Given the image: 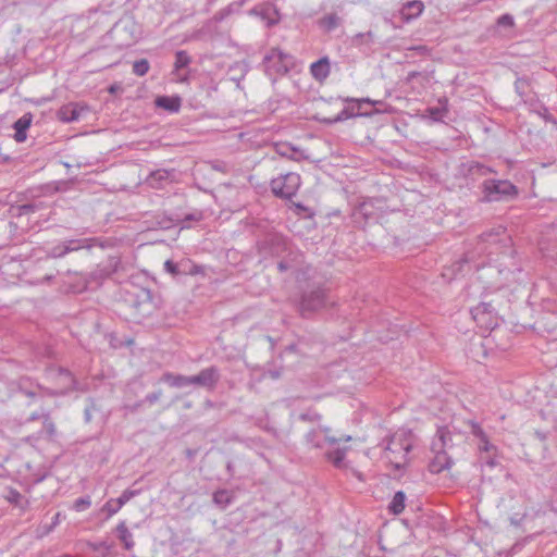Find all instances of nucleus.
Instances as JSON below:
<instances>
[{
	"label": "nucleus",
	"instance_id": "obj_1",
	"mask_svg": "<svg viewBox=\"0 0 557 557\" xmlns=\"http://www.w3.org/2000/svg\"><path fill=\"white\" fill-rule=\"evenodd\" d=\"M295 65L293 55L277 48L271 49L262 61L265 75L274 83L281 76L286 75Z\"/></svg>",
	"mask_w": 557,
	"mask_h": 557
},
{
	"label": "nucleus",
	"instance_id": "obj_2",
	"mask_svg": "<svg viewBox=\"0 0 557 557\" xmlns=\"http://www.w3.org/2000/svg\"><path fill=\"white\" fill-rule=\"evenodd\" d=\"M483 200L487 202L511 200L518 196V188L507 180H485L482 183Z\"/></svg>",
	"mask_w": 557,
	"mask_h": 557
},
{
	"label": "nucleus",
	"instance_id": "obj_3",
	"mask_svg": "<svg viewBox=\"0 0 557 557\" xmlns=\"http://www.w3.org/2000/svg\"><path fill=\"white\" fill-rule=\"evenodd\" d=\"M326 304V290L320 285L312 286L302 292L298 304V312L302 318L308 319L323 309Z\"/></svg>",
	"mask_w": 557,
	"mask_h": 557
},
{
	"label": "nucleus",
	"instance_id": "obj_4",
	"mask_svg": "<svg viewBox=\"0 0 557 557\" xmlns=\"http://www.w3.org/2000/svg\"><path fill=\"white\" fill-rule=\"evenodd\" d=\"M290 246L287 238L277 232H269L257 242L258 253L264 259L283 257Z\"/></svg>",
	"mask_w": 557,
	"mask_h": 557
},
{
	"label": "nucleus",
	"instance_id": "obj_5",
	"mask_svg": "<svg viewBox=\"0 0 557 557\" xmlns=\"http://www.w3.org/2000/svg\"><path fill=\"white\" fill-rule=\"evenodd\" d=\"M301 185V178L298 173L289 172L273 178L270 183L272 193L280 198L290 199L294 197Z\"/></svg>",
	"mask_w": 557,
	"mask_h": 557
},
{
	"label": "nucleus",
	"instance_id": "obj_6",
	"mask_svg": "<svg viewBox=\"0 0 557 557\" xmlns=\"http://www.w3.org/2000/svg\"><path fill=\"white\" fill-rule=\"evenodd\" d=\"M471 315L480 327L494 329L497 325V317L494 307L488 302H481L471 309Z\"/></svg>",
	"mask_w": 557,
	"mask_h": 557
},
{
	"label": "nucleus",
	"instance_id": "obj_7",
	"mask_svg": "<svg viewBox=\"0 0 557 557\" xmlns=\"http://www.w3.org/2000/svg\"><path fill=\"white\" fill-rule=\"evenodd\" d=\"M220 379V369L215 366H211L202 369L195 375H190V385H196L206 388L207 391H214Z\"/></svg>",
	"mask_w": 557,
	"mask_h": 557
},
{
	"label": "nucleus",
	"instance_id": "obj_8",
	"mask_svg": "<svg viewBox=\"0 0 557 557\" xmlns=\"http://www.w3.org/2000/svg\"><path fill=\"white\" fill-rule=\"evenodd\" d=\"M140 490H125L120 497L109 499L102 507V510L107 512L108 518L112 517L133 497L139 495Z\"/></svg>",
	"mask_w": 557,
	"mask_h": 557
},
{
	"label": "nucleus",
	"instance_id": "obj_9",
	"mask_svg": "<svg viewBox=\"0 0 557 557\" xmlns=\"http://www.w3.org/2000/svg\"><path fill=\"white\" fill-rule=\"evenodd\" d=\"M85 239H70V240H65L61 244H58L55 245L54 247H52L48 252H47V257L48 258H62L64 257L66 253H70V252H73V251H77L85 246Z\"/></svg>",
	"mask_w": 557,
	"mask_h": 557
},
{
	"label": "nucleus",
	"instance_id": "obj_10",
	"mask_svg": "<svg viewBox=\"0 0 557 557\" xmlns=\"http://www.w3.org/2000/svg\"><path fill=\"white\" fill-rule=\"evenodd\" d=\"M454 447L453 434L447 426L437 429V432L432 441V451H448Z\"/></svg>",
	"mask_w": 557,
	"mask_h": 557
},
{
	"label": "nucleus",
	"instance_id": "obj_11",
	"mask_svg": "<svg viewBox=\"0 0 557 557\" xmlns=\"http://www.w3.org/2000/svg\"><path fill=\"white\" fill-rule=\"evenodd\" d=\"M85 110H87V108L82 107L75 102H70L67 104L62 106L58 110L57 116L60 121L64 123H71L77 121L82 112Z\"/></svg>",
	"mask_w": 557,
	"mask_h": 557
},
{
	"label": "nucleus",
	"instance_id": "obj_12",
	"mask_svg": "<svg viewBox=\"0 0 557 557\" xmlns=\"http://www.w3.org/2000/svg\"><path fill=\"white\" fill-rule=\"evenodd\" d=\"M434 457L429 463V470L432 473H441L444 470H447L453 465L451 456L448 451H433Z\"/></svg>",
	"mask_w": 557,
	"mask_h": 557
},
{
	"label": "nucleus",
	"instance_id": "obj_13",
	"mask_svg": "<svg viewBox=\"0 0 557 557\" xmlns=\"http://www.w3.org/2000/svg\"><path fill=\"white\" fill-rule=\"evenodd\" d=\"M330 73L331 64L329 57H322L310 65V74L320 83L324 82L329 77Z\"/></svg>",
	"mask_w": 557,
	"mask_h": 557
},
{
	"label": "nucleus",
	"instance_id": "obj_14",
	"mask_svg": "<svg viewBox=\"0 0 557 557\" xmlns=\"http://www.w3.org/2000/svg\"><path fill=\"white\" fill-rule=\"evenodd\" d=\"M32 122H33L32 113H25L17 121L14 122L13 128H14L15 133H14L13 137L17 143H23L26 140L27 129L30 127Z\"/></svg>",
	"mask_w": 557,
	"mask_h": 557
},
{
	"label": "nucleus",
	"instance_id": "obj_15",
	"mask_svg": "<svg viewBox=\"0 0 557 557\" xmlns=\"http://www.w3.org/2000/svg\"><path fill=\"white\" fill-rule=\"evenodd\" d=\"M358 102V109L355 110L354 108L352 109H349V108H344L336 116L332 117V119H323L322 122L325 123V124H334V123H338V122H343L349 117H352V116H359V115H362L363 113L360 112V106L361 103H372V101L369 99V98H366V99H361V100H357Z\"/></svg>",
	"mask_w": 557,
	"mask_h": 557
},
{
	"label": "nucleus",
	"instance_id": "obj_16",
	"mask_svg": "<svg viewBox=\"0 0 557 557\" xmlns=\"http://www.w3.org/2000/svg\"><path fill=\"white\" fill-rule=\"evenodd\" d=\"M481 243H486L491 246L498 245L503 242H509V237L506 234V230L504 227H498L496 230H491L488 232L483 233L480 236Z\"/></svg>",
	"mask_w": 557,
	"mask_h": 557
},
{
	"label": "nucleus",
	"instance_id": "obj_17",
	"mask_svg": "<svg viewBox=\"0 0 557 557\" xmlns=\"http://www.w3.org/2000/svg\"><path fill=\"white\" fill-rule=\"evenodd\" d=\"M42 436H46L49 440H53L57 436V428H55L54 422L51 419L50 412H46L42 416V429L38 432V435L29 436L26 438V441H29L30 438L38 440Z\"/></svg>",
	"mask_w": 557,
	"mask_h": 557
},
{
	"label": "nucleus",
	"instance_id": "obj_18",
	"mask_svg": "<svg viewBox=\"0 0 557 557\" xmlns=\"http://www.w3.org/2000/svg\"><path fill=\"white\" fill-rule=\"evenodd\" d=\"M154 103L158 108L171 113H176L181 109V98L178 96H159Z\"/></svg>",
	"mask_w": 557,
	"mask_h": 557
},
{
	"label": "nucleus",
	"instance_id": "obj_19",
	"mask_svg": "<svg viewBox=\"0 0 557 557\" xmlns=\"http://www.w3.org/2000/svg\"><path fill=\"white\" fill-rule=\"evenodd\" d=\"M318 26L325 33H331L343 23V18L336 13H329L318 20Z\"/></svg>",
	"mask_w": 557,
	"mask_h": 557
},
{
	"label": "nucleus",
	"instance_id": "obj_20",
	"mask_svg": "<svg viewBox=\"0 0 557 557\" xmlns=\"http://www.w3.org/2000/svg\"><path fill=\"white\" fill-rule=\"evenodd\" d=\"M202 219V212L195 210L191 213L186 214L184 218H170L168 222L162 224L163 228H169L172 224H182V227H188L190 222H198Z\"/></svg>",
	"mask_w": 557,
	"mask_h": 557
},
{
	"label": "nucleus",
	"instance_id": "obj_21",
	"mask_svg": "<svg viewBox=\"0 0 557 557\" xmlns=\"http://www.w3.org/2000/svg\"><path fill=\"white\" fill-rule=\"evenodd\" d=\"M423 9L424 4L422 1H408L406 4H404L401 9V15L405 20L409 21L411 18L419 16L423 12Z\"/></svg>",
	"mask_w": 557,
	"mask_h": 557
},
{
	"label": "nucleus",
	"instance_id": "obj_22",
	"mask_svg": "<svg viewBox=\"0 0 557 557\" xmlns=\"http://www.w3.org/2000/svg\"><path fill=\"white\" fill-rule=\"evenodd\" d=\"M347 447L336 448L325 454V458L337 469H345L347 467L345 457L347 454Z\"/></svg>",
	"mask_w": 557,
	"mask_h": 557
},
{
	"label": "nucleus",
	"instance_id": "obj_23",
	"mask_svg": "<svg viewBox=\"0 0 557 557\" xmlns=\"http://www.w3.org/2000/svg\"><path fill=\"white\" fill-rule=\"evenodd\" d=\"M116 536L123 543V546L126 550H131L134 547L135 543L133 540V534L127 529L125 521H121L116 525Z\"/></svg>",
	"mask_w": 557,
	"mask_h": 557
},
{
	"label": "nucleus",
	"instance_id": "obj_24",
	"mask_svg": "<svg viewBox=\"0 0 557 557\" xmlns=\"http://www.w3.org/2000/svg\"><path fill=\"white\" fill-rule=\"evenodd\" d=\"M162 381L169 383L172 387L182 388L190 385V375L187 376L166 372L163 374Z\"/></svg>",
	"mask_w": 557,
	"mask_h": 557
},
{
	"label": "nucleus",
	"instance_id": "obj_25",
	"mask_svg": "<svg viewBox=\"0 0 557 557\" xmlns=\"http://www.w3.org/2000/svg\"><path fill=\"white\" fill-rule=\"evenodd\" d=\"M27 383H28V381L24 380V379H22L20 382V392L27 397H30V398L36 397L38 395L37 391H42V392H45V394L50 395V396L58 395V392H55V391H51L49 388H42L40 385H36L35 387H29V386H27Z\"/></svg>",
	"mask_w": 557,
	"mask_h": 557
},
{
	"label": "nucleus",
	"instance_id": "obj_26",
	"mask_svg": "<svg viewBox=\"0 0 557 557\" xmlns=\"http://www.w3.org/2000/svg\"><path fill=\"white\" fill-rule=\"evenodd\" d=\"M467 170L468 174L471 176H486L491 173H495V171L492 168L476 161H470L467 164Z\"/></svg>",
	"mask_w": 557,
	"mask_h": 557
},
{
	"label": "nucleus",
	"instance_id": "obj_27",
	"mask_svg": "<svg viewBox=\"0 0 557 557\" xmlns=\"http://www.w3.org/2000/svg\"><path fill=\"white\" fill-rule=\"evenodd\" d=\"M406 495L403 491L395 493L392 502L388 505V510L393 515H400L405 509Z\"/></svg>",
	"mask_w": 557,
	"mask_h": 557
},
{
	"label": "nucleus",
	"instance_id": "obj_28",
	"mask_svg": "<svg viewBox=\"0 0 557 557\" xmlns=\"http://www.w3.org/2000/svg\"><path fill=\"white\" fill-rule=\"evenodd\" d=\"M59 379L63 384L64 391H62L60 394H64L69 391L76 389V381L72 373L63 368L59 369Z\"/></svg>",
	"mask_w": 557,
	"mask_h": 557
},
{
	"label": "nucleus",
	"instance_id": "obj_29",
	"mask_svg": "<svg viewBox=\"0 0 557 557\" xmlns=\"http://www.w3.org/2000/svg\"><path fill=\"white\" fill-rule=\"evenodd\" d=\"M169 178V172L165 170H158L152 172L148 178L149 184L153 187H159V185Z\"/></svg>",
	"mask_w": 557,
	"mask_h": 557
},
{
	"label": "nucleus",
	"instance_id": "obj_30",
	"mask_svg": "<svg viewBox=\"0 0 557 557\" xmlns=\"http://www.w3.org/2000/svg\"><path fill=\"white\" fill-rule=\"evenodd\" d=\"M36 209H37L36 205L25 203V205L12 207L11 212L14 216H22V215L35 212Z\"/></svg>",
	"mask_w": 557,
	"mask_h": 557
},
{
	"label": "nucleus",
	"instance_id": "obj_31",
	"mask_svg": "<svg viewBox=\"0 0 557 557\" xmlns=\"http://www.w3.org/2000/svg\"><path fill=\"white\" fill-rule=\"evenodd\" d=\"M306 442L308 445H310L313 448H322L323 447V441L320 437L319 431L311 430L306 434Z\"/></svg>",
	"mask_w": 557,
	"mask_h": 557
},
{
	"label": "nucleus",
	"instance_id": "obj_32",
	"mask_svg": "<svg viewBox=\"0 0 557 557\" xmlns=\"http://www.w3.org/2000/svg\"><path fill=\"white\" fill-rule=\"evenodd\" d=\"M191 62V59L190 57L188 55V53L184 50H180L175 53V69L176 70H181V69H184L186 66H188V64Z\"/></svg>",
	"mask_w": 557,
	"mask_h": 557
},
{
	"label": "nucleus",
	"instance_id": "obj_33",
	"mask_svg": "<svg viewBox=\"0 0 557 557\" xmlns=\"http://www.w3.org/2000/svg\"><path fill=\"white\" fill-rule=\"evenodd\" d=\"M213 502L222 507L231 504V496L226 490H219L213 494Z\"/></svg>",
	"mask_w": 557,
	"mask_h": 557
},
{
	"label": "nucleus",
	"instance_id": "obj_34",
	"mask_svg": "<svg viewBox=\"0 0 557 557\" xmlns=\"http://www.w3.org/2000/svg\"><path fill=\"white\" fill-rule=\"evenodd\" d=\"M149 67L150 65L147 59L136 60L133 63V73L137 76H144L148 73Z\"/></svg>",
	"mask_w": 557,
	"mask_h": 557
},
{
	"label": "nucleus",
	"instance_id": "obj_35",
	"mask_svg": "<svg viewBox=\"0 0 557 557\" xmlns=\"http://www.w3.org/2000/svg\"><path fill=\"white\" fill-rule=\"evenodd\" d=\"M286 256L283 255L281 257L282 259H286L287 263L292 264V269H294L296 265H298L301 261V255L298 251H294L292 246L289 247V250H287Z\"/></svg>",
	"mask_w": 557,
	"mask_h": 557
},
{
	"label": "nucleus",
	"instance_id": "obj_36",
	"mask_svg": "<svg viewBox=\"0 0 557 557\" xmlns=\"http://www.w3.org/2000/svg\"><path fill=\"white\" fill-rule=\"evenodd\" d=\"M373 42V34L372 32L368 33H359L352 38V44L355 46H360L362 44H371Z\"/></svg>",
	"mask_w": 557,
	"mask_h": 557
},
{
	"label": "nucleus",
	"instance_id": "obj_37",
	"mask_svg": "<svg viewBox=\"0 0 557 557\" xmlns=\"http://www.w3.org/2000/svg\"><path fill=\"white\" fill-rule=\"evenodd\" d=\"M91 505V500H90V497L89 496H86V497H79L75 500L74 503V508L77 510V511H83V510H86L87 508H89Z\"/></svg>",
	"mask_w": 557,
	"mask_h": 557
},
{
	"label": "nucleus",
	"instance_id": "obj_38",
	"mask_svg": "<svg viewBox=\"0 0 557 557\" xmlns=\"http://www.w3.org/2000/svg\"><path fill=\"white\" fill-rule=\"evenodd\" d=\"M181 264L180 263H175L171 260H166L164 262V269L166 272L173 274V275H177V274H181V273H185V271L181 270Z\"/></svg>",
	"mask_w": 557,
	"mask_h": 557
},
{
	"label": "nucleus",
	"instance_id": "obj_39",
	"mask_svg": "<svg viewBox=\"0 0 557 557\" xmlns=\"http://www.w3.org/2000/svg\"><path fill=\"white\" fill-rule=\"evenodd\" d=\"M497 25L502 27H512L515 25L513 16L506 13L497 18Z\"/></svg>",
	"mask_w": 557,
	"mask_h": 557
},
{
	"label": "nucleus",
	"instance_id": "obj_40",
	"mask_svg": "<svg viewBox=\"0 0 557 557\" xmlns=\"http://www.w3.org/2000/svg\"><path fill=\"white\" fill-rule=\"evenodd\" d=\"M5 498L8 499L9 503L11 504H14V505H20L23 496L20 492H17L16 490L14 488H10L9 492H8V495L5 496Z\"/></svg>",
	"mask_w": 557,
	"mask_h": 557
},
{
	"label": "nucleus",
	"instance_id": "obj_41",
	"mask_svg": "<svg viewBox=\"0 0 557 557\" xmlns=\"http://www.w3.org/2000/svg\"><path fill=\"white\" fill-rule=\"evenodd\" d=\"M471 434L476 437L479 441L484 438L486 436V433L483 431V429L480 426L479 423L471 421Z\"/></svg>",
	"mask_w": 557,
	"mask_h": 557
},
{
	"label": "nucleus",
	"instance_id": "obj_42",
	"mask_svg": "<svg viewBox=\"0 0 557 557\" xmlns=\"http://www.w3.org/2000/svg\"><path fill=\"white\" fill-rule=\"evenodd\" d=\"M301 421L315 422L321 419V416L315 411L302 412L299 414Z\"/></svg>",
	"mask_w": 557,
	"mask_h": 557
},
{
	"label": "nucleus",
	"instance_id": "obj_43",
	"mask_svg": "<svg viewBox=\"0 0 557 557\" xmlns=\"http://www.w3.org/2000/svg\"><path fill=\"white\" fill-rule=\"evenodd\" d=\"M478 447L481 451L490 453L495 450V446L490 443L487 435L479 441Z\"/></svg>",
	"mask_w": 557,
	"mask_h": 557
},
{
	"label": "nucleus",
	"instance_id": "obj_44",
	"mask_svg": "<svg viewBox=\"0 0 557 557\" xmlns=\"http://www.w3.org/2000/svg\"><path fill=\"white\" fill-rule=\"evenodd\" d=\"M230 15H231L230 9H226V7H225L214 14V16L212 17V21H214L215 23H220L223 20H225L226 17H228Z\"/></svg>",
	"mask_w": 557,
	"mask_h": 557
},
{
	"label": "nucleus",
	"instance_id": "obj_45",
	"mask_svg": "<svg viewBox=\"0 0 557 557\" xmlns=\"http://www.w3.org/2000/svg\"><path fill=\"white\" fill-rule=\"evenodd\" d=\"M162 396V391L159 389L157 392L150 393L146 396L145 401L149 403L150 405L157 403L160 397Z\"/></svg>",
	"mask_w": 557,
	"mask_h": 557
},
{
	"label": "nucleus",
	"instance_id": "obj_46",
	"mask_svg": "<svg viewBox=\"0 0 557 557\" xmlns=\"http://www.w3.org/2000/svg\"><path fill=\"white\" fill-rule=\"evenodd\" d=\"M343 441H345V442H349V441H351V436L346 435V436L338 437V438H337V437H334V436H326V437H325V442H326V443H329V444H331V445H334V444L341 443V442H343Z\"/></svg>",
	"mask_w": 557,
	"mask_h": 557
},
{
	"label": "nucleus",
	"instance_id": "obj_47",
	"mask_svg": "<svg viewBox=\"0 0 557 557\" xmlns=\"http://www.w3.org/2000/svg\"><path fill=\"white\" fill-rule=\"evenodd\" d=\"M296 150H297V149H296V148H294V147H293V146H290V145H282V146L277 149V151H278V153H280L281 156H287V157H290V156H289V152H294V151H296Z\"/></svg>",
	"mask_w": 557,
	"mask_h": 557
},
{
	"label": "nucleus",
	"instance_id": "obj_48",
	"mask_svg": "<svg viewBox=\"0 0 557 557\" xmlns=\"http://www.w3.org/2000/svg\"><path fill=\"white\" fill-rule=\"evenodd\" d=\"M246 0H240V1H236V2H232L230 3L226 9H230V12H231V15L235 12H238L240 10V8L243 7V4L245 3Z\"/></svg>",
	"mask_w": 557,
	"mask_h": 557
},
{
	"label": "nucleus",
	"instance_id": "obj_49",
	"mask_svg": "<svg viewBox=\"0 0 557 557\" xmlns=\"http://www.w3.org/2000/svg\"><path fill=\"white\" fill-rule=\"evenodd\" d=\"M277 269L280 272H286L288 270H292V264L287 263L286 259H281L277 263Z\"/></svg>",
	"mask_w": 557,
	"mask_h": 557
},
{
	"label": "nucleus",
	"instance_id": "obj_50",
	"mask_svg": "<svg viewBox=\"0 0 557 557\" xmlns=\"http://www.w3.org/2000/svg\"><path fill=\"white\" fill-rule=\"evenodd\" d=\"M46 412H49L48 410H41L40 412H33L28 418H27V422L29 421H35V420H38V419H41L42 420V416L46 413Z\"/></svg>",
	"mask_w": 557,
	"mask_h": 557
},
{
	"label": "nucleus",
	"instance_id": "obj_51",
	"mask_svg": "<svg viewBox=\"0 0 557 557\" xmlns=\"http://www.w3.org/2000/svg\"><path fill=\"white\" fill-rule=\"evenodd\" d=\"M265 375H268V376H269V377H271L272 380H276V379H278V377L281 376V373H280V371H277V370H273V371H272V370H270V371H268V372H267V374H265Z\"/></svg>",
	"mask_w": 557,
	"mask_h": 557
},
{
	"label": "nucleus",
	"instance_id": "obj_52",
	"mask_svg": "<svg viewBox=\"0 0 557 557\" xmlns=\"http://www.w3.org/2000/svg\"><path fill=\"white\" fill-rule=\"evenodd\" d=\"M203 406L206 409H211V408H214L215 407V404L213 401H211L210 399H207L205 403H203Z\"/></svg>",
	"mask_w": 557,
	"mask_h": 557
},
{
	"label": "nucleus",
	"instance_id": "obj_53",
	"mask_svg": "<svg viewBox=\"0 0 557 557\" xmlns=\"http://www.w3.org/2000/svg\"><path fill=\"white\" fill-rule=\"evenodd\" d=\"M418 75H419V73H418V72H416V71L409 72V73H408V76H407V81H408V82H411V81H412L413 78H416Z\"/></svg>",
	"mask_w": 557,
	"mask_h": 557
},
{
	"label": "nucleus",
	"instance_id": "obj_54",
	"mask_svg": "<svg viewBox=\"0 0 557 557\" xmlns=\"http://www.w3.org/2000/svg\"><path fill=\"white\" fill-rule=\"evenodd\" d=\"M352 474L359 480V481H363V475L361 472L357 471V470H352Z\"/></svg>",
	"mask_w": 557,
	"mask_h": 557
},
{
	"label": "nucleus",
	"instance_id": "obj_55",
	"mask_svg": "<svg viewBox=\"0 0 557 557\" xmlns=\"http://www.w3.org/2000/svg\"><path fill=\"white\" fill-rule=\"evenodd\" d=\"M389 460H391V463L394 466V468H395L396 470H400V469L403 468V466H404V465H403L401 462H399V461L394 462L392 459H389Z\"/></svg>",
	"mask_w": 557,
	"mask_h": 557
},
{
	"label": "nucleus",
	"instance_id": "obj_56",
	"mask_svg": "<svg viewBox=\"0 0 557 557\" xmlns=\"http://www.w3.org/2000/svg\"><path fill=\"white\" fill-rule=\"evenodd\" d=\"M393 444H394V438H392V440L389 441V443L387 444V446H386V448H385V449H386L387 451L395 453V449L392 447V445H393Z\"/></svg>",
	"mask_w": 557,
	"mask_h": 557
},
{
	"label": "nucleus",
	"instance_id": "obj_57",
	"mask_svg": "<svg viewBox=\"0 0 557 557\" xmlns=\"http://www.w3.org/2000/svg\"><path fill=\"white\" fill-rule=\"evenodd\" d=\"M85 420L89 422L91 420V414L89 408L85 409Z\"/></svg>",
	"mask_w": 557,
	"mask_h": 557
},
{
	"label": "nucleus",
	"instance_id": "obj_58",
	"mask_svg": "<svg viewBox=\"0 0 557 557\" xmlns=\"http://www.w3.org/2000/svg\"><path fill=\"white\" fill-rule=\"evenodd\" d=\"M320 431L324 433V435H325V436H324V438H325L326 436H330V435H329V433H330V431H331V429H330V428H327V426H323V428H320Z\"/></svg>",
	"mask_w": 557,
	"mask_h": 557
},
{
	"label": "nucleus",
	"instance_id": "obj_59",
	"mask_svg": "<svg viewBox=\"0 0 557 557\" xmlns=\"http://www.w3.org/2000/svg\"><path fill=\"white\" fill-rule=\"evenodd\" d=\"M403 450H404V458L406 457V455L409 453L410 450V445H406V446H401L400 447Z\"/></svg>",
	"mask_w": 557,
	"mask_h": 557
},
{
	"label": "nucleus",
	"instance_id": "obj_60",
	"mask_svg": "<svg viewBox=\"0 0 557 557\" xmlns=\"http://www.w3.org/2000/svg\"><path fill=\"white\" fill-rule=\"evenodd\" d=\"M414 50H418L419 52L425 51L426 48L424 46H418L413 48Z\"/></svg>",
	"mask_w": 557,
	"mask_h": 557
},
{
	"label": "nucleus",
	"instance_id": "obj_61",
	"mask_svg": "<svg viewBox=\"0 0 557 557\" xmlns=\"http://www.w3.org/2000/svg\"><path fill=\"white\" fill-rule=\"evenodd\" d=\"M486 463H487L490 467H494L496 462L494 461V459H490V460H487V461H486Z\"/></svg>",
	"mask_w": 557,
	"mask_h": 557
},
{
	"label": "nucleus",
	"instance_id": "obj_62",
	"mask_svg": "<svg viewBox=\"0 0 557 557\" xmlns=\"http://www.w3.org/2000/svg\"><path fill=\"white\" fill-rule=\"evenodd\" d=\"M461 262H467V259H463V260H461L460 262H458V270H460V269H461Z\"/></svg>",
	"mask_w": 557,
	"mask_h": 557
},
{
	"label": "nucleus",
	"instance_id": "obj_63",
	"mask_svg": "<svg viewBox=\"0 0 557 557\" xmlns=\"http://www.w3.org/2000/svg\"><path fill=\"white\" fill-rule=\"evenodd\" d=\"M276 22H277L276 20H271L268 24H269V25H273V24H275Z\"/></svg>",
	"mask_w": 557,
	"mask_h": 557
},
{
	"label": "nucleus",
	"instance_id": "obj_64",
	"mask_svg": "<svg viewBox=\"0 0 557 557\" xmlns=\"http://www.w3.org/2000/svg\"><path fill=\"white\" fill-rule=\"evenodd\" d=\"M436 112H437V109H431L432 114H436Z\"/></svg>",
	"mask_w": 557,
	"mask_h": 557
}]
</instances>
